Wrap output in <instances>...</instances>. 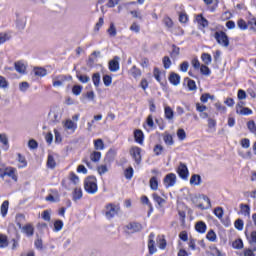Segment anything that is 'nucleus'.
<instances>
[{"label": "nucleus", "instance_id": "49", "mask_svg": "<svg viewBox=\"0 0 256 256\" xmlns=\"http://www.w3.org/2000/svg\"><path fill=\"white\" fill-rule=\"evenodd\" d=\"M240 145L243 147V149H249V147H251V141L249 138H243L240 142Z\"/></svg>", "mask_w": 256, "mask_h": 256}, {"label": "nucleus", "instance_id": "24", "mask_svg": "<svg viewBox=\"0 0 256 256\" xmlns=\"http://www.w3.org/2000/svg\"><path fill=\"white\" fill-rule=\"evenodd\" d=\"M47 167L49 169H55V167H57V162L55 161V157L52 154L48 155Z\"/></svg>", "mask_w": 256, "mask_h": 256}, {"label": "nucleus", "instance_id": "45", "mask_svg": "<svg viewBox=\"0 0 256 256\" xmlns=\"http://www.w3.org/2000/svg\"><path fill=\"white\" fill-rule=\"evenodd\" d=\"M181 49L177 47V45L173 44L172 45V52H171V57L172 59H175V57H179Z\"/></svg>", "mask_w": 256, "mask_h": 256}, {"label": "nucleus", "instance_id": "7", "mask_svg": "<svg viewBox=\"0 0 256 256\" xmlns=\"http://www.w3.org/2000/svg\"><path fill=\"white\" fill-rule=\"evenodd\" d=\"M177 173L181 179L187 180L189 178V169L187 168V165L183 162H180Z\"/></svg>", "mask_w": 256, "mask_h": 256}, {"label": "nucleus", "instance_id": "47", "mask_svg": "<svg viewBox=\"0 0 256 256\" xmlns=\"http://www.w3.org/2000/svg\"><path fill=\"white\" fill-rule=\"evenodd\" d=\"M57 79L53 81V87H63V81H65V76H58Z\"/></svg>", "mask_w": 256, "mask_h": 256}, {"label": "nucleus", "instance_id": "17", "mask_svg": "<svg viewBox=\"0 0 256 256\" xmlns=\"http://www.w3.org/2000/svg\"><path fill=\"white\" fill-rule=\"evenodd\" d=\"M25 221V214H16L15 223L19 229L23 227V223H25Z\"/></svg>", "mask_w": 256, "mask_h": 256}, {"label": "nucleus", "instance_id": "46", "mask_svg": "<svg viewBox=\"0 0 256 256\" xmlns=\"http://www.w3.org/2000/svg\"><path fill=\"white\" fill-rule=\"evenodd\" d=\"M77 79L80 81V83H89L91 81L89 76L83 74H77Z\"/></svg>", "mask_w": 256, "mask_h": 256}, {"label": "nucleus", "instance_id": "34", "mask_svg": "<svg viewBox=\"0 0 256 256\" xmlns=\"http://www.w3.org/2000/svg\"><path fill=\"white\" fill-rule=\"evenodd\" d=\"M206 239H208V241H211L212 243H215L217 241V234L215 233V231L210 230L206 234Z\"/></svg>", "mask_w": 256, "mask_h": 256}, {"label": "nucleus", "instance_id": "25", "mask_svg": "<svg viewBox=\"0 0 256 256\" xmlns=\"http://www.w3.org/2000/svg\"><path fill=\"white\" fill-rule=\"evenodd\" d=\"M0 211H1V215L2 217H7V213L9 211V201L8 200H5L2 205H1V208H0Z\"/></svg>", "mask_w": 256, "mask_h": 256}, {"label": "nucleus", "instance_id": "19", "mask_svg": "<svg viewBox=\"0 0 256 256\" xmlns=\"http://www.w3.org/2000/svg\"><path fill=\"white\" fill-rule=\"evenodd\" d=\"M83 198V190L81 188H75L72 193L73 201H79V199Z\"/></svg>", "mask_w": 256, "mask_h": 256}, {"label": "nucleus", "instance_id": "41", "mask_svg": "<svg viewBox=\"0 0 256 256\" xmlns=\"http://www.w3.org/2000/svg\"><path fill=\"white\" fill-rule=\"evenodd\" d=\"M65 127H66V129L75 131L77 129V124H75V122H73V120H67L65 122Z\"/></svg>", "mask_w": 256, "mask_h": 256}, {"label": "nucleus", "instance_id": "26", "mask_svg": "<svg viewBox=\"0 0 256 256\" xmlns=\"http://www.w3.org/2000/svg\"><path fill=\"white\" fill-rule=\"evenodd\" d=\"M107 33L110 37H117V28L115 27V23H110V26L107 29Z\"/></svg>", "mask_w": 256, "mask_h": 256}, {"label": "nucleus", "instance_id": "32", "mask_svg": "<svg viewBox=\"0 0 256 256\" xmlns=\"http://www.w3.org/2000/svg\"><path fill=\"white\" fill-rule=\"evenodd\" d=\"M150 188L152 191H157V189H159V181L155 176L150 179Z\"/></svg>", "mask_w": 256, "mask_h": 256}, {"label": "nucleus", "instance_id": "50", "mask_svg": "<svg viewBox=\"0 0 256 256\" xmlns=\"http://www.w3.org/2000/svg\"><path fill=\"white\" fill-rule=\"evenodd\" d=\"M103 83H104L105 87H110L111 83H113V78L109 75H104Z\"/></svg>", "mask_w": 256, "mask_h": 256}, {"label": "nucleus", "instance_id": "23", "mask_svg": "<svg viewBox=\"0 0 256 256\" xmlns=\"http://www.w3.org/2000/svg\"><path fill=\"white\" fill-rule=\"evenodd\" d=\"M15 70L17 71V73H21L24 74L27 67L25 66V64L21 61L15 62Z\"/></svg>", "mask_w": 256, "mask_h": 256}, {"label": "nucleus", "instance_id": "33", "mask_svg": "<svg viewBox=\"0 0 256 256\" xmlns=\"http://www.w3.org/2000/svg\"><path fill=\"white\" fill-rule=\"evenodd\" d=\"M200 73L201 75H205L206 77H209L211 75V69L208 68L207 64H202L200 66Z\"/></svg>", "mask_w": 256, "mask_h": 256}, {"label": "nucleus", "instance_id": "57", "mask_svg": "<svg viewBox=\"0 0 256 256\" xmlns=\"http://www.w3.org/2000/svg\"><path fill=\"white\" fill-rule=\"evenodd\" d=\"M237 98L239 99V101L247 99V92H245V90L243 89L238 90Z\"/></svg>", "mask_w": 256, "mask_h": 256}, {"label": "nucleus", "instance_id": "11", "mask_svg": "<svg viewBox=\"0 0 256 256\" xmlns=\"http://www.w3.org/2000/svg\"><path fill=\"white\" fill-rule=\"evenodd\" d=\"M155 233H150L149 235V240H148V248H149V253L150 255H153L157 253V248H155Z\"/></svg>", "mask_w": 256, "mask_h": 256}, {"label": "nucleus", "instance_id": "2", "mask_svg": "<svg viewBox=\"0 0 256 256\" xmlns=\"http://www.w3.org/2000/svg\"><path fill=\"white\" fill-rule=\"evenodd\" d=\"M214 39L217 41L218 45L222 47H229V36L224 31H216L213 35Z\"/></svg>", "mask_w": 256, "mask_h": 256}, {"label": "nucleus", "instance_id": "10", "mask_svg": "<svg viewBox=\"0 0 256 256\" xmlns=\"http://www.w3.org/2000/svg\"><path fill=\"white\" fill-rule=\"evenodd\" d=\"M119 56H115L112 60L109 61V71L112 73H117L119 71Z\"/></svg>", "mask_w": 256, "mask_h": 256}, {"label": "nucleus", "instance_id": "64", "mask_svg": "<svg viewBox=\"0 0 256 256\" xmlns=\"http://www.w3.org/2000/svg\"><path fill=\"white\" fill-rule=\"evenodd\" d=\"M28 147L29 149H37V147H39V143H37L35 139H31L28 142Z\"/></svg>", "mask_w": 256, "mask_h": 256}, {"label": "nucleus", "instance_id": "30", "mask_svg": "<svg viewBox=\"0 0 256 256\" xmlns=\"http://www.w3.org/2000/svg\"><path fill=\"white\" fill-rule=\"evenodd\" d=\"M34 75L37 77H45L47 75V70L45 68H34Z\"/></svg>", "mask_w": 256, "mask_h": 256}, {"label": "nucleus", "instance_id": "37", "mask_svg": "<svg viewBox=\"0 0 256 256\" xmlns=\"http://www.w3.org/2000/svg\"><path fill=\"white\" fill-rule=\"evenodd\" d=\"M154 201L159 205V207H163V204L165 203V199L161 198L157 193H154L152 195Z\"/></svg>", "mask_w": 256, "mask_h": 256}, {"label": "nucleus", "instance_id": "3", "mask_svg": "<svg viewBox=\"0 0 256 256\" xmlns=\"http://www.w3.org/2000/svg\"><path fill=\"white\" fill-rule=\"evenodd\" d=\"M104 213H105L106 219H113V217H115V215L119 213V208L117 205L113 203H109L105 206Z\"/></svg>", "mask_w": 256, "mask_h": 256}, {"label": "nucleus", "instance_id": "59", "mask_svg": "<svg viewBox=\"0 0 256 256\" xmlns=\"http://www.w3.org/2000/svg\"><path fill=\"white\" fill-rule=\"evenodd\" d=\"M153 75L156 81H158V83H161V70H159V68H154Z\"/></svg>", "mask_w": 256, "mask_h": 256}, {"label": "nucleus", "instance_id": "48", "mask_svg": "<svg viewBox=\"0 0 256 256\" xmlns=\"http://www.w3.org/2000/svg\"><path fill=\"white\" fill-rule=\"evenodd\" d=\"M188 80V89L189 91H197V84L194 80H191L189 78H186Z\"/></svg>", "mask_w": 256, "mask_h": 256}, {"label": "nucleus", "instance_id": "31", "mask_svg": "<svg viewBox=\"0 0 256 256\" xmlns=\"http://www.w3.org/2000/svg\"><path fill=\"white\" fill-rule=\"evenodd\" d=\"M201 59L205 65H211V61H213V58L211 57V54L209 53H202Z\"/></svg>", "mask_w": 256, "mask_h": 256}, {"label": "nucleus", "instance_id": "56", "mask_svg": "<svg viewBox=\"0 0 256 256\" xmlns=\"http://www.w3.org/2000/svg\"><path fill=\"white\" fill-rule=\"evenodd\" d=\"M243 220L241 219H237L235 222H234V227L235 229H237L238 231H243Z\"/></svg>", "mask_w": 256, "mask_h": 256}, {"label": "nucleus", "instance_id": "16", "mask_svg": "<svg viewBox=\"0 0 256 256\" xmlns=\"http://www.w3.org/2000/svg\"><path fill=\"white\" fill-rule=\"evenodd\" d=\"M202 179L201 175L199 174H193L190 178V185H195L196 187H199L201 185Z\"/></svg>", "mask_w": 256, "mask_h": 256}, {"label": "nucleus", "instance_id": "40", "mask_svg": "<svg viewBox=\"0 0 256 256\" xmlns=\"http://www.w3.org/2000/svg\"><path fill=\"white\" fill-rule=\"evenodd\" d=\"M163 150H164L163 145L156 144L154 146L153 152L155 153L156 157H159V155L163 154Z\"/></svg>", "mask_w": 256, "mask_h": 256}, {"label": "nucleus", "instance_id": "8", "mask_svg": "<svg viewBox=\"0 0 256 256\" xmlns=\"http://www.w3.org/2000/svg\"><path fill=\"white\" fill-rule=\"evenodd\" d=\"M20 230L24 235H26V237H33V235H35V227L31 223L22 226Z\"/></svg>", "mask_w": 256, "mask_h": 256}, {"label": "nucleus", "instance_id": "6", "mask_svg": "<svg viewBox=\"0 0 256 256\" xmlns=\"http://www.w3.org/2000/svg\"><path fill=\"white\" fill-rule=\"evenodd\" d=\"M175 183H177V176L173 173H169L164 177V185L166 189L169 187H175Z\"/></svg>", "mask_w": 256, "mask_h": 256}, {"label": "nucleus", "instance_id": "9", "mask_svg": "<svg viewBox=\"0 0 256 256\" xmlns=\"http://www.w3.org/2000/svg\"><path fill=\"white\" fill-rule=\"evenodd\" d=\"M126 229H128V231H131V233H139L140 231H143V225L138 222H130L126 226Z\"/></svg>", "mask_w": 256, "mask_h": 256}, {"label": "nucleus", "instance_id": "51", "mask_svg": "<svg viewBox=\"0 0 256 256\" xmlns=\"http://www.w3.org/2000/svg\"><path fill=\"white\" fill-rule=\"evenodd\" d=\"M247 127L250 131V133H256V124H255V121L253 120H250L247 122Z\"/></svg>", "mask_w": 256, "mask_h": 256}, {"label": "nucleus", "instance_id": "44", "mask_svg": "<svg viewBox=\"0 0 256 256\" xmlns=\"http://www.w3.org/2000/svg\"><path fill=\"white\" fill-rule=\"evenodd\" d=\"M82 91H83V86H81V85H74L72 87L73 95L79 96V95H81Z\"/></svg>", "mask_w": 256, "mask_h": 256}, {"label": "nucleus", "instance_id": "63", "mask_svg": "<svg viewBox=\"0 0 256 256\" xmlns=\"http://www.w3.org/2000/svg\"><path fill=\"white\" fill-rule=\"evenodd\" d=\"M126 179H133V167H129L125 170Z\"/></svg>", "mask_w": 256, "mask_h": 256}, {"label": "nucleus", "instance_id": "38", "mask_svg": "<svg viewBox=\"0 0 256 256\" xmlns=\"http://www.w3.org/2000/svg\"><path fill=\"white\" fill-rule=\"evenodd\" d=\"M236 113L237 115H253V110H251L250 108L244 107L238 110V112Z\"/></svg>", "mask_w": 256, "mask_h": 256}, {"label": "nucleus", "instance_id": "28", "mask_svg": "<svg viewBox=\"0 0 256 256\" xmlns=\"http://www.w3.org/2000/svg\"><path fill=\"white\" fill-rule=\"evenodd\" d=\"M94 148L96 151H103L105 149V144L102 139H97L94 141Z\"/></svg>", "mask_w": 256, "mask_h": 256}, {"label": "nucleus", "instance_id": "12", "mask_svg": "<svg viewBox=\"0 0 256 256\" xmlns=\"http://www.w3.org/2000/svg\"><path fill=\"white\" fill-rule=\"evenodd\" d=\"M168 81L174 85V87H177L181 83V76L175 72L170 73L168 77Z\"/></svg>", "mask_w": 256, "mask_h": 256}, {"label": "nucleus", "instance_id": "14", "mask_svg": "<svg viewBox=\"0 0 256 256\" xmlns=\"http://www.w3.org/2000/svg\"><path fill=\"white\" fill-rule=\"evenodd\" d=\"M240 213L244 215V217H249L251 215V206L248 204H240Z\"/></svg>", "mask_w": 256, "mask_h": 256}, {"label": "nucleus", "instance_id": "29", "mask_svg": "<svg viewBox=\"0 0 256 256\" xmlns=\"http://www.w3.org/2000/svg\"><path fill=\"white\" fill-rule=\"evenodd\" d=\"M5 247H9V240L7 236L0 234V249H5Z\"/></svg>", "mask_w": 256, "mask_h": 256}, {"label": "nucleus", "instance_id": "42", "mask_svg": "<svg viewBox=\"0 0 256 256\" xmlns=\"http://www.w3.org/2000/svg\"><path fill=\"white\" fill-rule=\"evenodd\" d=\"M177 137L179 141H185V139H187V133H185L184 129L179 128L177 131Z\"/></svg>", "mask_w": 256, "mask_h": 256}, {"label": "nucleus", "instance_id": "1", "mask_svg": "<svg viewBox=\"0 0 256 256\" xmlns=\"http://www.w3.org/2000/svg\"><path fill=\"white\" fill-rule=\"evenodd\" d=\"M84 189L86 193H89V195H95V193H97V191L99 190L97 186V178H95L94 176H88L84 180Z\"/></svg>", "mask_w": 256, "mask_h": 256}, {"label": "nucleus", "instance_id": "13", "mask_svg": "<svg viewBox=\"0 0 256 256\" xmlns=\"http://www.w3.org/2000/svg\"><path fill=\"white\" fill-rule=\"evenodd\" d=\"M196 21L198 25H200L203 28L209 27V21L205 17H203V14H198L196 16Z\"/></svg>", "mask_w": 256, "mask_h": 256}, {"label": "nucleus", "instance_id": "39", "mask_svg": "<svg viewBox=\"0 0 256 256\" xmlns=\"http://www.w3.org/2000/svg\"><path fill=\"white\" fill-rule=\"evenodd\" d=\"M163 141L166 145H174L175 141H173V136L171 134H166L164 137H163Z\"/></svg>", "mask_w": 256, "mask_h": 256}, {"label": "nucleus", "instance_id": "60", "mask_svg": "<svg viewBox=\"0 0 256 256\" xmlns=\"http://www.w3.org/2000/svg\"><path fill=\"white\" fill-rule=\"evenodd\" d=\"M6 41H9V34L5 32L0 33V45H3Z\"/></svg>", "mask_w": 256, "mask_h": 256}, {"label": "nucleus", "instance_id": "36", "mask_svg": "<svg viewBox=\"0 0 256 256\" xmlns=\"http://www.w3.org/2000/svg\"><path fill=\"white\" fill-rule=\"evenodd\" d=\"M92 81L96 87H99V84L101 83V74L99 72H96L92 75Z\"/></svg>", "mask_w": 256, "mask_h": 256}, {"label": "nucleus", "instance_id": "58", "mask_svg": "<svg viewBox=\"0 0 256 256\" xmlns=\"http://www.w3.org/2000/svg\"><path fill=\"white\" fill-rule=\"evenodd\" d=\"M63 229V222L61 220H56L54 222V231L59 232Z\"/></svg>", "mask_w": 256, "mask_h": 256}, {"label": "nucleus", "instance_id": "4", "mask_svg": "<svg viewBox=\"0 0 256 256\" xmlns=\"http://www.w3.org/2000/svg\"><path fill=\"white\" fill-rule=\"evenodd\" d=\"M0 177H10L13 181L17 182V169L13 167H7L4 170L0 168Z\"/></svg>", "mask_w": 256, "mask_h": 256}, {"label": "nucleus", "instance_id": "27", "mask_svg": "<svg viewBox=\"0 0 256 256\" xmlns=\"http://www.w3.org/2000/svg\"><path fill=\"white\" fill-rule=\"evenodd\" d=\"M90 160L93 163H99V161L101 160V152L98 151H94L90 154Z\"/></svg>", "mask_w": 256, "mask_h": 256}, {"label": "nucleus", "instance_id": "53", "mask_svg": "<svg viewBox=\"0 0 256 256\" xmlns=\"http://www.w3.org/2000/svg\"><path fill=\"white\" fill-rule=\"evenodd\" d=\"M9 87V82L3 76H0V89H7Z\"/></svg>", "mask_w": 256, "mask_h": 256}, {"label": "nucleus", "instance_id": "22", "mask_svg": "<svg viewBox=\"0 0 256 256\" xmlns=\"http://www.w3.org/2000/svg\"><path fill=\"white\" fill-rule=\"evenodd\" d=\"M0 143L4 145V151L9 149V138H7V134H0Z\"/></svg>", "mask_w": 256, "mask_h": 256}, {"label": "nucleus", "instance_id": "15", "mask_svg": "<svg viewBox=\"0 0 256 256\" xmlns=\"http://www.w3.org/2000/svg\"><path fill=\"white\" fill-rule=\"evenodd\" d=\"M245 235L250 245L253 247V251H256V231H252L250 237H248L247 232H245Z\"/></svg>", "mask_w": 256, "mask_h": 256}, {"label": "nucleus", "instance_id": "5", "mask_svg": "<svg viewBox=\"0 0 256 256\" xmlns=\"http://www.w3.org/2000/svg\"><path fill=\"white\" fill-rule=\"evenodd\" d=\"M130 155L134 159L136 165H141L142 158H141V148L140 147L133 146L130 149Z\"/></svg>", "mask_w": 256, "mask_h": 256}, {"label": "nucleus", "instance_id": "21", "mask_svg": "<svg viewBox=\"0 0 256 256\" xmlns=\"http://www.w3.org/2000/svg\"><path fill=\"white\" fill-rule=\"evenodd\" d=\"M195 229L198 233H205V231H207V224L203 221H199L196 223Z\"/></svg>", "mask_w": 256, "mask_h": 256}, {"label": "nucleus", "instance_id": "52", "mask_svg": "<svg viewBox=\"0 0 256 256\" xmlns=\"http://www.w3.org/2000/svg\"><path fill=\"white\" fill-rule=\"evenodd\" d=\"M162 63H163L164 69H169L171 67V58H169V56H164Z\"/></svg>", "mask_w": 256, "mask_h": 256}, {"label": "nucleus", "instance_id": "54", "mask_svg": "<svg viewBox=\"0 0 256 256\" xmlns=\"http://www.w3.org/2000/svg\"><path fill=\"white\" fill-rule=\"evenodd\" d=\"M234 249H243V240L237 239L232 243Z\"/></svg>", "mask_w": 256, "mask_h": 256}, {"label": "nucleus", "instance_id": "61", "mask_svg": "<svg viewBox=\"0 0 256 256\" xmlns=\"http://www.w3.org/2000/svg\"><path fill=\"white\" fill-rule=\"evenodd\" d=\"M214 215H216L219 219H223V208L222 207H216L214 209Z\"/></svg>", "mask_w": 256, "mask_h": 256}, {"label": "nucleus", "instance_id": "43", "mask_svg": "<svg viewBox=\"0 0 256 256\" xmlns=\"http://www.w3.org/2000/svg\"><path fill=\"white\" fill-rule=\"evenodd\" d=\"M18 161L21 163L19 165V169H23V167H27V160L25 159V156L21 155V153H18Z\"/></svg>", "mask_w": 256, "mask_h": 256}, {"label": "nucleus", "instance_id": "20", "mask_svg": "<svg viewBox=\"0 0 256 256\" xmlns=\"http://www.w3.org/2000/svg\"><path fill=\"white\" fill-rule=\"evenodd\" d=\"M164 114H165V118L168 119L169 121H171L173 117H175V112L169 106H166L164 108Z\"/></svg>", "mask_w": 256, "mask_h": 256}, {"label": "nucleus", "instance_id": "62", "mask_svg": "<svg viewBox=\"0 0 256 256\" xmlns=\"http://www.w3.org/2000/svg\"><path fill=\"white\" fill-rule=\"evenodd\" d=\"M97 171H98L99 175H105V173H107V171H109V169L107 168V165H100V166H98Z\"/></svg>", "mask_w": 256, "mask_h": 256}, {"label": "nucleus", "instance_id": "18", "mask_svg": "<svg viewBox=\"0 0 256 256\" xmlns=\"http://www.w3.org/2000/svg\"><path fill=\"white\" fill-rule=\"evenodd\" d=\"M134 139H135L136 143L143 145V139H144L143 131L135 130L134 131Z\"/></svg>", "mask_w": 256, "mask_h": 256}, {"label": "nucleus", "instance_id": "35", "mask_svg": "<svg viewBox=\"0 0 256 256\" xmlns=\"http://www.w3.org/2000/svg\"><path fill=\"white\" fill-rule=\"evenodd\" d=\"M130 73H131L132 77H134V79H137V77L141 76V69L137 68V66H133L130 69Z\"/></svg>", "mask_w": 256, "mask_h": 256}, {"label": "nucleus", "instance_id": "55", "mask_svg": "<svg viewBox=\"0 0 256 256\" xmlns=\"http://www.w3.org/2000/svg\"><path fill=\"white\" fill-rule=\"evenodd\" d=\"M237 25H238L239 29H241L242 31H245V29H247V26L249 25V22L247 23V22H245V20L240 19V20H238Z\"/></svg>", "mask_w": 256, "mask_h": 256}]
</instances>
